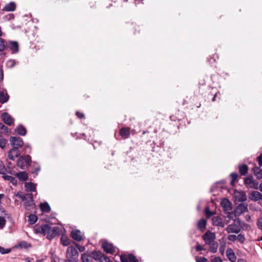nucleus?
Segmentation results:
<instances>
[{
  "mask_svg": "<svg viewBox=\"0 0 262 262\" xmlns=\"http://www.w3.org/2000/svg\"><path fill=\"white\" fill-rule=\"evenodd\" d=\"M104 260L106 262H108V261H110L109 258L106 256L104 257Z\"/></svg>",
  "mask_w": 262,
  "mask_h": 262,
  "instance_id": "338daca9",
  "label": "nucleus"
},
{
  "mask_svg": "<svg viewBox=\"0 0 262 262\" xmlns=\"http://www.w3.org/2000/svg\"><path fill=\"white\" fill-rule=\"evenodd\" d=\"M76 249H78L80 252H83L85 250V247L79 245L78 244L74 243Z\"/></svg>",
  "mask_w": 262,
  "mask_h": 262,
  "instance_id": "6e6d98bb",
  "label": "nucleus"
},
{
  "mask_svg": "<svg viewBox=\"0 0 262 262\" xmlns=\"http://www.w3.org/2000/svg\"><path fill=\"white\" fill-rule=\"evenodd\" d=\"M212 224L213 226L224 228L225 226V223L219 216H213L212 219Z\"/></svg>",
  "mask_w": 262,
  "mask_h": 262,
  "instance_id": "f8f14e48",
  "label": "nucleus"
},
{
  "mask_svg": "<svg viewBox=\"0 0 262 262\" xmlns=\"http://www.w3.org/2000/svg\"><path fill=\"white\" fill-rule=\"evenodd\" d=\"M212 262H222V260L220 257H216L213 259Z\"/></svg>",
  "mask_w": 262,
  "mask_h": 262,
  "instance_id": "680f3d73",
  "label": "nucleus"
},
{
  "mask_svg": "<svg viewBox=\"0 0 262 262\" xmlns=\"http://www.w3.org/2000/svg\"><path fill=\"white\" fill-rule=\"evenodd\" d=\"M9 99V96L6 90L0 91V103L4 104L6 103Z\"/></svg>",
  "mask_w": 262,
  "mask_h": 262,
  "instance_id": "f3484780",
  "label": "nucleus"
},
{
  "mask_svg": "<svg viewBox=\"0 0 262 262\" xmlns=\"http://www.w3.org/2000/svg\"><path fill=\"white\" fill-rule=\"evenodd\" d=\"M15 195L16 197L21 199L23 201L25 200L26 198H29V199H31V193L21 194V192H18L16 194H15Z\"/></svg>",
  "mask_w": 262,
  "mask_h": 262,
  "instance_id": "72a5a7b5",
  "label": "nucleus"
},
{
  "mask_svg": "<svg viewBox=\"0 0 262 262\" xmlns=\"http://www.w3.org/2000/svg\"><path fill=\"white\" fill-rule=\"evenodd\" d=\"M216 96H217V93H216V94L214 95L213 97L212 98V101H215Z\"/></svg>",
  "mask_w": 262,
  "mask_h": 262,
  "instance_id": "69168bd1",
  "label": "nucleus"
},
{
  "mask_svg": "<svg viewBox=\"0 0 262 262\" xmlns=\"http://www.w3.org/2000/svg\"><path fill=\"white\" fill-rule=\"evenodd\" d=\"M6 220L3 216H0V229H3L6 224Z\"/></svg>",
  "mask_w": 262,
  "mask_h": 262,
  "instance_id": "de8ad7c7",
  "label": "nucleus"
},
{
  "mask_svg": "<svg viewBox=\"0 0 262 262\" xmlns=\"http://www.w3.org/2000/svg\"><path fill=\"white\" fill-rule=\"evenodd\" d=\"M195 250L196 251H201L205 250L203 246L201 245L199 243H197L195 246Z\"/></svg>",
  "mask_w": 262,
  "mask_h": 262,
  "instance_id": "864d4df0",
  "label": "nucleus"
},
{
  "mask_svg": "<svg viewBox=\"0 0 262 262\" xmlns=\"http://www.w3.org/2000/svg\"><path fill=\"white\" fill-rule=\"evenodd\" d=\"M14 15L12 14H9L8 15L6 16L5 17H4V19L6 20H10L11 19L14 18Z\"/></svg>",
  "mask_w": 262,
  "mask_h": 262,
  "instance_id": "bf43d9fd",
  "label": "nucleus"
},
{
  "mask_svg": "<svg viewBox=\"0 0 262 262\" xmlns=\"http://www.w3.org/2000/svg\"><path fill=\"white\" fill-rule=\"evenodd\" d=\"M4 122L8 125H11L13 123V118L7 113H3L1 116Z\"/></svg>",
  "mask_w": 262,
  "mask_h": 262,
  "instance_id": "4468645a",
  "label": "nucleus"
},
{
  "mask_svg": "<svg viewBox=\"0 0 262 262\" xmlns=\"http://www.w3.org/2000/svg\"><path fill=\"white\" fill-rule=\"evenodd\" d=\"M120 260L121 262H139L136 256L133 254L128 255H121L120 256Z\"/></svg>",
  "mask_w": 262,
  "mask_h": 262,
  "instance_id": "6e6552de",
  "label": "nucleus"
},
{
  "mask_svg": "<svg viewBox=\"0 0 262 262\" xmlns=\"http://www.w3.org/2000/svg\"><path fill=\"white\" fill-rule=\"evenodd\" d=\"M227 256L229 260L231 262H235L236 260V256L233 252V250L231 248L227 249L226 251Z\"/></svg>",
  "mask_w": 262,
  "mask_h": 262,
  "instance_id": "a211bd4d",
  "label": "nucleus"
},
{
  "mask_svg": "<svg viewBox=\"0 0 262 262\" xmlns=\"http://www.w3.org/2000/svg\"><path fill=\"white\" fill-rule=\"evenodd\" d=\"M0 129L2 133H7L8 132V128L1 123H0Z\"/></svg>",
  "mask_w": 262,
  "mask_h": 262,
  "instance_id": "a18cd8bd",
  "label": "nucleus"
},
{
  "mask_svg": "<svg viewBox=\"0 0 262 262\" xmlns=\"http://www.w3.org/2000/svg\"><path fill=\"white\" fill-rule=\"evenodd\" d=\"M248 211V205L247 204L241 203L236 207L235 210L234 216L239 215L241 214L246 212Z\"/></svg>",
  "mask_w": 262,
  "mask_h": 262,
  "instance_id": "9b49d317",
  "label": "nucleus"
},
{
  "mask_svg": "<svg viewBox=\"0 0 262 262\" xmlns=\"http://www.w3.org/2000/svg\"><path fill=\"white\" fill-rule=\"evenodd\" d=\"M206 245L211 244L215 242L216 235L214 233L210 231H207L202 236Z\"/></svg>",
  "mask_w": 262,
  "mask_h": 262,
  "instance_id": "39448f33",
  "label": "nucleus"
},
{
  "mask_svg": "<svg viewBox=\"0 0 262 262\" xmlns=\"http://www.w3.org/2000/svg\"><path fill=\"white\" fill-rule=\"evenodd\" d=\"M119 133L123 139H125L129 137L131 133L135 134V132L134 129L130 131L129 127H123L120 129Z\"/></svg>",
  "mask_w": 262,
  "mask_h": 262,
  "instance_id": "423d86ee",
  "label": "nucleus"
},
{
  "mask_svg": "<svg viewBox=\"0 0 262 262\" xmlns=\"http://www.w3.org/2000/svg\"><path fill=\"white\" fill-rule=\"evenodd\" d=\"M252 171L254 173V175L256 176L257 179L260 180L262 179L261 169L259 167L255 166L252 169Z\"/></svg>",
  "mask_w": 262,
  "mask_h": 262,
  "instance_id": "412c9836",
  "label": "nucleus"
},
{
  "mask_svg": "<svg viewBox=\"0 0 262 262\" xmlns=\"http://www.w3.org/2000/svg\"><path fill=\"white\" fill-rule=\"evenodd\" d=\"M31 244L26 241H21L18 244L17 247L21 249H27L31 247Z\"/></svg>",
  "mask_w": 262,
  "mask_h": 262,
  "instance_id": "2f4dec72",
  "label": "nucleus"
},
{
  "mask_svg": "<svg viewBox=\"0 0 262 262\" xmlns=\"http://www.w3.org/2000/svg\"><path fill=\"white\" fill-rule=\"evenodd\" d=\"M237 262H247V261L246 259H244L243 258H240L237 260Z\"/></svg>",
  "mask_w": 262,
  "mask_h": 262,
  "instance_id": "0e129e2a",
  "label": "nucleus"
},
{
  "mask_svg": "<svg viewBox=\"0 0 262 262\" xmlns=\"http://www.w3.org/2000/svg\"><path fill=\"white\" fill-rule=\"evenodd\" d=\"M226 231L228 233H238L241 231V227L235 223L229 225L226 228Z\"/></svg>",
  "mask_w": 262,
  "mask_h": 262,
  "instance_id": "9d476101",
  "label": "nucleus"
},
{
  "mask_svg": "<svg viewBox=\"0 0 262 262\" xmlns=\"http://www.w3.org/2000/svg\"><path fill=\"white\" fill-rule=\"evenodd\" d=\"M19 155L20 151L18 148H11L8 153V157L10 159L14 160Z\"/></svg>",
  "mask_w": 262,
  "mask_h": 262,
  "instance_id": "2eb2a0df",
  "label": "nucleus"
},
{
  "mask_svg": "<svg viewBox=\"0 0 262 262\" xmlns=\"http://www.w3.org/2000/svg\"><path fill=\"white\" fill-rule=\"evenodd\" d=\"M81 260L82 262H91V260L89 258V256L85 253L81 254Z\"/></svg>",
  "mask_w": 262,
  "mask_h": 262,
  "instance_id": "37998d69",
  "label": "nucleus"
},
{
  "mask_svg": "<svg viewBox=\"0 0 262 262\" xmlns=\"http://www.w3.org/2000/svg\"><path fill=\"white\" fill-rule=\"evenodd\" d=\"M31 162V157L29 155L21 156L18 160L17 165L21 169H25L27 168Z\"/></svg>",
  "mask_w": 262,
  "mask_h": 262,
  "instance_id": "7ed1b4c3",
  "label": "nucleus"
},
{
  "mask_svg": "<svg viewBox=\"0 0 262 262\" xmlns=\"http://www.w3.org/2000/svg\"><path fill=\"white\" fill-rule=\"evenodd\" d=\"M227 217L230 219V220H233L234 214L232 212H228Z\"/></svg>",
  "mask_w": 262,
  "mask_h": 262,
  "instance_id": "052dcab7",
  "label": "nucleus"
},
{
  "mask_svg": "<svg viewBox=\"0 0 262 262\" xmlns=\"http://www.w3.org/2000/svg\"><path fill=\"white\" fill-rule=\"evenodd\" d=\"M5 171L6 168L4 165L2 163L0 162V174L4 176L6 174Z\"/></svg>",
  "mask_w": 262,
  "mask_h": 262,
  "instance_id": "09e8293b",
  "label": "nucleus"
},
{
  "mask_svg": "<svg viewBox=\"0 0 262 262\" xmlns=\"http://www.w3.org/2000/svg\"><path fill=\"white\" fill-rule=\"evenodd\" d=\"M257 225L259 229L262 230V214L260 215L257 221Z\"/></svg>",
  "mask_w": 262,
  "mask_h": 262,
  "instance_id": "5fc2aeb1",
  "label": "nucleus"
},
{
  "mask_svg": "<svg viewBox=\"0 0 262 262\" xmlns=\"http://www.w3.org/2000/svg\"><path fill=\"white\" fill-rule=\"evenodd\" d=\"M40 208L41 210L43 212H46V213L49 212L51 210V208H50L49 205L47 202L41 203L40 204Z\"/></svg>",
  "mask_w": 262,
  "mask_h": 262,
  "instance_id": "c85d7f7f",
  "label": "nucleus"
},
{
  "mask_svg": "<svg viewBox=\"0 0 262 262\" xmlns=\"http://www.w3.org/2000/svg\"><path fill=\"white\" fill-rule=\"evenodd\" d=\"M7 47L10 49L12 54H16L19 51L18 43L16 41H9L7 43Z\"/></svg>",
  "mask_w": 262,
  "mask_h": 262,
  "instance_id": "1a4fd4ad",
  "label": "nucleus"
},
{
  "mask_svg": "<svg viewBox=\"0 0 262 262\" xmlns=\"http://www.w3.org/2000/svg\"><path fill=\"white\" fill-rule=\"evenodd\" d=\"M17 61L14 59H9L7 62V67L9 68H12L17 64Z\"/></svg>",
  "mask_w": 262,
  "mask_h": 262,
  "instance_id": "4c0bfd02",
  "label": "nucleus"
},
{
  "mask_svg": "<svg viewBox=\"0 0 262 262\" xmlns=\"http://www.w3.org/2000/svg\"><path fill=\"white\" fill-rule=\"evenodd\" d=\"M16 5L14 2H10V3L6 5L3 8V11H13L15 10Z\"/></svg>",
  "mask_w": 262,
  "mask_h": 262,
  "instance_id": "b1692460",
  "label": "nucleus"
},
{
  "mask_svg": "<svg viewBox=\"0 0 262 262\" xmlns=\"http://www.w3.org/2000/svg\"><path fill=\"white\" fill-rule=\"evenodd\" d=\"M7 47V43L5 40L2 38H0V52H2L5 50Z\"/></svg>",
  "mask_w": 262,
  "mask_h": 262,
  "instance_id": "58836bf2",
  "label": "nucleus"
},
{
  "mask_svg": "<svg viewBox=\"0 0 262 262\" xmlns=\"http://www.w3.org/2000/svg\"><path fill=\"white\" fill-rule=\"evenodd\" d=\"M40 170V166L37 163H34L31 173L37 175Z\"/></svg>",
  "mask_w": 262,
  "mask_h": 262,
  "instance_id": "e433bc0d",
  "label": "nucleus"
},
{
  "mask_svg": "<svg viewBox=\"0 0 262 262\" xmlns=\"http://www.w3.org/2000/svg\"><path fill=\"white\" fill-rule=\"evenodd\" d=\"M207 222L205 220L202 219L199 221L197 225V228L201 231H204L206 228Z\"/></svg>",
  "mask_w": 262,
  "mask_h": 262,
  "instance_id": "bb28decb",
  "label": "nucleus"
},
{
  "mask_svg": "<svg viewBox=\"0 0 262 262\" xmlns=\"http://www.w3.org/2000/svg\"><path fill=\"white\" fill-rule=\"evenodd\" d=\"M3 79V74L1 69H0V81Z\"/></svg>",
  "mask_w": 262,
  "mask_h": 262,
  "instance_id": "e2e57ef3",
  "label": "nucleus"
},
{
  "mask_svg": "<svg viewBox=\"0 0 262 262\" xmlns=\"http://www.w3.org/2000/svg\"><path fill=\"white\" fill-rule=\"evenodd\" d=\"M71 236L75 241L80 242L83 239V236L79 230H73L71 232Z\"/></svg>",
  "mask_w": 262,
  "mask_h": 262,
  "instance_id": "ddd939ff",
  "label": "nucleus"
},
{
  "mask_svg": "<svg viewBox=\"0 0 262 262\" xmlns=\"http://www.w3.org/2000/svg\"><path fill=\"white\" fill-rule=\"evenodd\" d=\"M60 242L63 246H67L70 245L71 240L66 236L62 235L61 237Z\"/></svg>",
  "mask_w": 262,
  "mask_h": 262,
  "instance_id": "473e14b6",
  "label": "nucleus"
},
{
  "mask_svg": "<svg viewBox=\"0 0 262 262\" xmlns=\"http://www.w3.org/2000/svg\"><path fill=\"white\" fill-rule=\"evenodd\" d=\"M230 177L232 178V181L231 182V185L233 186L234 184V182L235 181H236L237 178H238V174L237 173L235 172H233L230 174Z\"/></svg>",
  "mask_w": 262,
  "mask_h": 262,
  "instance_id": "ea45409f",
  "label": "nucleus"
},
{
  "mask_svg": "<svg viewBox=\"0 0 262 262\" xmlns=\"http://www.w3.org/2000/svg\"><path fill=\"white\" fill-rule=\"evenodd\" d=\"M15 132L21 136H24L26 134V128L21 125H18L15 129Z\"/></svg>",
  "mask_w": 262,
  "mask_h": 262,
  "instance_id": "cd10ccee",
  "label": "nucleus"
},
{
  "mask_svg": "<svg viewBox=\"0 0 262 262\" xmlns=\"http://www.w3.org/2000/svg\"><path fill=\"white\" fill-rule=\"evenodd\" d=\"M221 204L225 211H228L231 209V203L228 199H223L221 201Z\"/></svg>",
  "mask_w": 262,
  "mask_h": 262,
  "instance_id": "4be33fe9",
  "label": "nucleus"
},
{
  "mask_svg": "<svg viewBox=\"0 0 262 262\" xmlns=\"http://www.w3.org/2000/svg\"><path fill=\"white\" fill-rule=\"evenodd\" d=\"M37 216L33 214H31L28 216V221L31 225L35 224L37 222Z\"/></svg>",
  "mask_w": 262,
  "mask_h": 262,
  "instance_id": "f704fd0d",
  "label": "nucleus"
},
{
  "mask_svg": "<svg viewBox=\"0 0 262 262\" xmlns=\"http://www.w3.org/2000/svg\"><path fill=\"white\" fill-rule=\"evenodd\" d=\"M25 201V206L27 209H30L31 207L33 206V194L31 193V198L29 199V198H26Z\"/></svg>",
  "mask_w": 262,
  "mask_h": 262,
  "instance_id": "a878e982",
  "label": "nucleus"
},
{
  "mask_svg": "<svg viewBox=\"0 0 262 262\" xmlns=\"http://www.w3.org/2000/svg\"><path fill=\"white\" fill-rule=\"evenodd\" d=\"M2 178L5 180L8 181H10L12 184L13 185H15L17 183V180L16 179L12 177L11 176L7 175L6 174H5L4 176H2Z\"/></svg>",
  "mask_w": 262,
  "mask_h": 262,
  "instance_id": "7c9ffc66",
  "label": "nucleus"
},
{
  "mask_svg": "<svg viewBox=\"0 0 262 262\" xmlns=\"http://www.w3.org/2000/svg\"><path fill=\"white\" fill-rule=\"evenodd\" d=\"M257 161L258 163V165L260 167L262 166V154H260L257 158Z\"/></svg>",
  "mask_w": 262,
  "mask_h": 262,
  "instance_id": "4d7b16f0",
  "label": "nucleus"
},
{
  "mask_svg": "<svg viewBox=\"0 0 262 262\" xmlns=\"http://www.w3.org/2000/svg\"><path fill=\"white\" fill-rule=\"evenodd\" d=\"M208 260L206 258L204 257H196V262H207Z\"/></svg>",
  "mask_w": 262,
  "mask_h": 262,
  "instance_id": "603ef678",
  "label": "nucleus"
},
{
  "mask_svg": "<svg viewBox=\"0 0 262 262\" xmlns=\"http://www.w3.org/2000/svg\"><path fill=\"white\" fill-rule=\"evenodd\" d=\"M227 239L231 242H235L237 240V236L234 234H230L228 236Z\"/></svg>",
  "mask_w": 262,
  "mask_h": 262,
  "instance_id": "8fccbe9b",
  "label": "nucleus"
},
{
  "mask_svg": "<svg viewBox=\"0 0 262 262\" xmlns=\"http://www.w3.org/2000/svg\"><path fill=\"white\" fill-rule=\"evenodd\" d=\"M60 229L58 226L51 227L48 224H44L37 227L36 231L37 233L47 235L49 239H52L59 234Z\"/></svg>",
  "mask_w": 262,
  "mask_h": 262,
  "instance_id": "f257e3e1",
  "label": "nucleus"
},
{
  "mask_svg": "<svg viewBox=\"0 0 262 262\" xmlns=\"http://www.w3.org/2000/svg\"><path fill=\"white\" fill-rule=\"evenodd\" d=\"M15 176L20 181H26L28 180V174L25 171H20L16 173Z\"/></svg>",
  "mask_w": 262,
  "mask_h": 262,
  "instance_id": "393cba45",
  "label": "nucleus"
},
{
  "mask_svg": "<svg viewBox=\"0 0 262 262\" xmlns=\"http://www.w3.org/2000/svg\"><path fill=\"white\" fill-rule=\"evenodd\" d=\"M26 262H31V259L29 257H27L25 259Z\"/></svg>",
  "mask_w": 262,
  "mask_h": 262,
  "instance_id": "774afa93",
  "label": "nucleus"
},
{
  "mask_svg": "<svg viewBox=\"0 0 262 262\" xmlns=\"http://www.w3.org/2000/svg\"><path fill=\"white\" fill-rule=\"evenodd\" d=\"M79 253L74 246H69L66 251V259L63 262H78Z\"/></svg>",
  "mask_w": 262,
  "mask_h": 262,
  "instance_id": "f03ea898",
  "label": "nucleus"
},
{
  "mask_svg": "<svg viewBox=\"0 0 262 262\" xmlns=\"http://www.w3.org/2000/svg\"><path fill=\"white\" fill-rule=\"evenodd\" d=\"M205 213L206 214V216L207 218H209L211 217L214 213L212 212L209 207H206L205 209Z\"/></svg>",
  "mask_w": 262,
  "mask_h": 262,
  "instance_id": "c03bdc74",
  "label": "nucleus"
},
{
  "mask_svg": "<svg viewBox=\"0 0 262 262\" xmlns=\"http://www.w3.org/2000/svg\"><path fill=\"white\" fill-rule=\"evenodd\" d=\"M10 141L13 147H21L24 145L23 140L20 137H11Z\"/></svg>",
  "mask_w": 262,
  "mask_h": 262,
  "instance_id": "0eeeda50",
  "label": "nucleus"
},
{
  "mask_svg": "<svg viewBox=\"0 0 262 262\" xmlns=\"http://www.w3.org/2000/svg\"><path fill=\"white\" fill-rule=\"evenodd\" d=\"M244 184L248 188L258 189L259 182L254 180L252 176L244 179Z\"/></svg>",
  "mask_w": 262,
  "mask_h": 262,
  "instance_id": "20e7f679",
  "label": "nucleus"
},
{
  "mask_svg": "<svg viewBox=\"0 0 262 262\" xmlns=\"http://www.w3.org/2000/svg\"><path fill=\"white\" fill-rule=\"evenodd\" d=\"M92 257L95 260H100L102 257L101 252L94 251L92 253Z\"/></svg>",
  "mask_w": 262,
  "mask_h": 262,
  "instance_id": "c9c22d12",
  "label": "nucleus"
},
{
  "mask_svg": "<svg viewBox=\"0 0 262 262\" xmlns=\"http://www.w3.org/2000/svg\"><path fill=\"white\" fill-rule=\"evenodd\" d=\"M249 199L254 201H262V194L257 191H253L251 193V197Z\"/></svg>",
  "mask_w": 262,
  "mask_h": 262,
  "instance_id": "6ab92c4d",
  "label": "nucleus"
},
{
  "mask_svg": "<svg viewBox=\"0 0 262 262\" xmlns=\"http://www.w3.org/2000/svg\"><path fill=\"white\" fill-rule=\"evenodd\" d=\"M6 143V141L2 136H0V147H5Z\"/></svg>",
  "mask_w": 262,
  "mask_h": 262,
  "instance_id": "3c124183",
  "label": "nucleus"
},
{
  "mask_svg": "<svg viewBox=\"0 0 262 262\" xmlns=\"http://www.w3.org/2000/svg\"><path fill=\"white\" fill-rule=\"evenodd\" d=\"M11 249H5L0 246V253L2 254H7L10 252Z\"/></svg>",
  "mask_w": 262,
  "mask_h": 262,
  "instance_id": "49530a36",
  "label": "nucleus"
},
{
  "mask_svg": "<svg viewBox=\"0 0 262 262\" xmlns=\"http://www.w3.org/2000/svg\"><path fill=\"white\" fill-rule=\"evenodd\" d=\"M102 248L104 251L107 253H113L115 251L113 245L107 242H104L102 244Z\"/></svg>",
  "mask_w": 262,
  "mask_h": 262,
  "instance_id": "dca6fc26",
  "label": "nucleus"
},
{
  "mask_svg": "<svg viewBox=\"0 0 262 262\" xmlns=\"http://www.w3.org/2000/svg\"><path fill=\"white\" fill-rule=\"evenodd\" d=\"M76 114L77 117L79 119H82L84 117V114L80 112H77Z\"/></svg>",
  "mask_w": 262,
  "mask_h": 262,
  "instance_id": "13d9d810",
  "label": "nucleus"
},
{
  "mask_svg": "<svg viewBox=\"0 0 262 262\" xmlns=\"http://www.w3.org/2000/svg\"><path fill=\"white\" fill-rule=\"evenodd\" d=\"M209 246V251L213 253H215L217 252L218 248V243L217 242L212 243L211 244H208Z\"/></svg>",
  "mask_w": 262,
  "mask_h": 262,
  "instance_id": "c756f323",
  "label": "nucleus"
},
{
  "mask_svg": "<svg viewBox=\"0 0 262 262\" xmlns=\"http://www.w3.org/2000/svg\"><path fill=\"white\" fill-rule=\"evenodd\" d=\"M238 169L240 174L242 176H245L248 171V166L245 164H240L238 166Z\"/></svg>",
  "mask_w": 262,
  "mask_h": 262,
  "instance_id": "5701e85b",
  "label": "nucleus"
},
{
  "mask_svg": "<svg viewBox=\"0 0 262 262\" xmlns=\"http://www.w3.org/2000/svg\"><path fill=\"white\" fill-rule=\"evenodd\" d=\"M239 201L244 202L247 200V196L244 192H239Z\"/></svg>",
  "mask_w": 262,
  "mask_h": 262,
  "instance_id": "79ce46f5",
  "label": "nucleus"
},
{
  "mask_svg": "<svg viewBox=\"0 0 262 262\" xmlns=\"http://www.w3.org/2000/svg\"><path fill=\"white\" fill-rule=\"evenodd\" d=\"M237 240L239 242H240L241 244L244 243L245 241H246V238H245V235L244 234H239L237 236Z\"/></svg>",
  "mask_w": 262,
  "mask_h": 262,
  "instance_id": "a19ab883",
  "label": "nucleus"
},
{
  "mask_svg": "<svg viewBox=\"0 0 262 262\" xmlns=\"http://www.w3.org/2000/svg\"><path fill=\"white\" fill-rule=\"evenodd\" d=\"M36 185L32 182H26L25 184L26 190L28 192L36 191Z\"/></svg>",
  "mask_w": 262,
  "mask_h": 262,
  "instance_id": "aec40b11",
  "label": "nucleus"
}]
</instances>
